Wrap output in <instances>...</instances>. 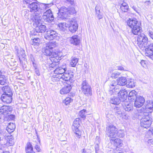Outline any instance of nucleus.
Returning <instances> with one entry per match:
<instances>
[{"label": "nucleus", "instance_id": "nucleus-1", "mask_svg": "<svg viewBox=\"0 0 153 153\" xmlns=\"http://www.w3.org/2000/svg\"><path fill=\"white\" fill-rule=\"evenodd\" d=\"M52 5V3H51L47 4H42L39 5L35 2H32L30 4H28V6L30 8V11H35L34 15L31 17V20L35 22V24H37L40 17H41L42 13L44 11V10Z\"/></svg>", "mask_w": 153, "mask_h": 153}, {"label": "nucleus", "instance_id": "nucleus-2", "mask_svg": "<svg viewBox=\"0 0 153 153\" xmlns=\"http://www.w3.org/2000/svg\"><path fill=\"white\" fill-rule=\"evenodd\" d=\"M67 68L65 65H63L62 67H58L56 68L54 70V74L61 75V76H59L60 77L59 78L62 79L65 81H68L69 80L70 82H72V78L74 77V75L73 74V73L70 72L67 73L66 70Z\"/></svg>", "mask_w": 153, "mask_h": 153}, {"label": "nucleus", "instance_id": "nucleus-3", "mask_svg": "<svg viewBox=\"0 0 153 153\" xmlns=\"http://www.w3.org/2000/svg\"><path fill=\"white\" fill-rule=\"evenodd\" d=\"M145 111L141 113L143 117L140 120L141 126L145 128L149 127L152 123V118L150 114Z\"/></svg>", "mask_w": 153, "mask_h": 153}, {"label": "nucleus", "instance_id": "nucleus-4", "mask_svg": "<svg viewBox=\"0 0 153 153\" xmlns=\"http://www.w3.org/2000/svg\"><path fill=\"white\" fill-rule=\"evenodd\" d=\"M57 46V44L54 41L46 43L42 49L43 53L46 56H51L52 49Z\"/></svg>", "mask_w": 153, "mask_h": 153}, {"label": "nucleus", "instance_id": "nucleus-5", "mask_svg": "<svg viewBox=\"0 0 153 153\" xmlns=\"http://www.w3.org/2000/svg\"><path fill=\"white\" fill-rule=\"evenodd\" d=\"M117 94H118L119 98L120 99L121 101L122 102L125 101L126 99L128 93L125 89L123 88L120 90L119 88H116L115 92L111 91L110 92V94L111 96L113 95H117Z\"/></svg>", "mask_w": 153, "mask_h": 153}, {"label": "nucleus", "instance_id": "nucleus-6", "mask_svg": "<svg viewBox=\"0 0 153 153\" xmlns=\"http://www.w3.org/2000/svg\"><path fill=\"white\" fill-rule=\"evenodd\" d=\"M41 19V17H40L39 20H38L39 21L37 24H35V22L32 21L33 25L34 27H35V30L36 32H34L33 33V35H39V34H37V33H44L46 30V27L45 25H39Z\"/></svg>", "mask_w": 153, "mask_h": 153}, {"label": "nucleus", "instance_id": "nucleus-7", "mask_svg": "<svg viewBox=\"0 0 153 153\" xmlns=\"http://www.w3.org/2000/svg\"><path fill=\"white\" fill-rule=\"evenodd\" d=\"M80 119L79 118H76L73 122L72 126V129L75 133V136L78 138H80L81 136V131L78 129L80 126L79 123Z\"/></svg>", "mask_w": 153, "mask_h": 153}, {"label": "nucleus", "instance_id": "nucleus-8", "mask_svg": "<svg viewBox=\"0 0 153 153\" xmlns=\"http://www.w3.org/2000/svg\"><path fill=\"white\" fill-rule=\"evenodd\" d=\"M81 89L82 92L86 96H88L92 95L91 87L86 80L82 82Z\"/></svg>", "mask_w": 153, "mask_h": 153}, {"label": "nucleus", "instance_id": "nucleus-9", "mask_svg": "<svg viewBox=\"0 0 153 153\" xmlns=\"http://www.w3.org/2000/svg\"><path fill=\"white\" fill-rule=\"evenodd\" d=\"M106 134L110 138L116 137L117 136V128L112 125H109L106 127Z\"/></svg>", "mask_w": 153, "mask_h": 153}, {"label": "nucleus", "instance_id": "nucleus-10", "mask_svg": "<svg viewBox=\"0 0 153 153\" xmlns=\"http://www.w3.org/2000/svg\"><path fill=\"white\" fill-rule=\"evenodd\" d=\"M145 55L149 57L151 59L153 58V43L150 42L146 44Z\"/></svg>", "mask_w": 153, "mask_h": 153}, {"label": "nucleus", "instance_id": "nucleus-11", "mask_svg": "<svg viewBox=\"0 0 153 153\" xmlns=\"http://www.w3.org/2000/svg\"><path fill=\"white\" fill-rule=\"evenodd\" d=\"M0 134L7 140V146H12L13 145L14 143V140L13 136L12 135L9 136L7 135V133L5 131H2Z\"/></svg>", "mask_w": 153, "mask_h": 153}, {"label": "nucleus", "instance_id": "nucleus-12", "mask_svg": "<svg viewBox=\"0 0 153 153\" xmlns=\"http://www.w3.org/2000/svg\"><path fill=\"white\" fill-rule=\"evenodd\" d=\"M43 18L44 20L48 22H52L54 19V17L51 10L49 9L44 13Z\"/></svg>", "mask_w": 153, "mask_h": 153}, {"label": "nucleus", "instance_id": "nucleus-13", "mask_svg": "<svg viewBox=\"0 0 153 153\" xmlns=\"http://www.w3.org/2000/svg\"><path fill=\"white\" fill-rule=\"evenodd\" d=\"M69 13V11L66 7H62L59 10V12L58 13V17L59 18L65 19L68 16Z\"/></svg>", "mask_w": 153, "mask_h": 153}, {"label": "nucleus", "instance_id": "nucleus-14", "mask_svg": "<svg viewBox=\"0 0 153 153\" xmlns=\"http://www.w3.org/2000/svg\"><path fill=\"white\" fill-rule=\"evenodd\" d=\"M69 24V30L72 32H75L77 29L78 25L77 22L74 20H71L68 22Z\"/></svg>", "mask_w": 153, "mask_h": 153}, {"label": "nucleus", "instance_id": "nucleus-15", "mask_svg": "<svg viewBox=\"0 0 153 153\" xmlns=\"http://www.w3.org/2000/svg\"><path fill=\"white\" fill-rule=\"evenodd\" d=\"M153 108V102L152 101L148 100L147 101V104L145 107V108L143 107V110H142V112L146 111V112L148 113L149 114L152 111Z\"/></svg>", "mask_w": 153, "mask_h": 153}, {"label": "nucleus", "instance_id": "nucleus-16", "mask_svg": "<svg viewBox=\"0 0 153 153\" xmlns=\"http://www.w3.org/2000/svg\"><path fill=\"white\" fill-rule=\"evenodd\" d=\"M134 106L136 108H139L142 106L145 102L144 98L141 96L137 97L134 100Z\"/></svg>", "mask_w": 153, "mask_h": 153}, {"label": "nucleus", "instance_id": "nucleus-17", "mask_svg": "<svg viewBox=\"0 0 153 153\" xmlns=\"http://www.w3.org/2000/svg\"><path fill=\"white\" fill-rule=\"evenodd\" d=\"M70 43L75 45H77L80 43V38L79 36L75 35L72 36L69 39Z\"/></svg>", "mask_w": 153, "mask_h": 153}, {"label": "nucleus", "instance_id": "nucleus-18", "mask_svg": "<svg viewBox=\"0 0 153 153\" xmlns=\"http://www.w3.org/2000/svg\"><path fill=\"white\" fill-rule=\"evenodd\" d=\"M11 108L9 106L3 105L0 108V112L4 115H7L11 113Z\"/></svg>", "mask_w": 153, "mask_h": 153}, {"label": "nucleus", "instance_id": "nucleus-19", "mask_svg": "<svg viewBox=\"0 0 153 153\" xmlns=\"http://www.w3.org/2000/svg\"><path fill=\"white\" fill-rule=\"evenodd\" d=\"M110 141L111 143H113L117 148L118 149L119 147H122L123 145L122 140L120 139L114 137L110 138Z\"/></svg>", "mask_w": 153, "mask_h": 153}, {"label": "nucleus", "instance_id": "nucleus-20", "mask_svg": "<svg viewBox=\"0 0 153 153\" xmlns=\"http://www.w3.org/2000/svg\"><path fill=\"white\" fill-rule=\"evenodd\" d=\"M12 95H8V94H2L1 99L3 102L7 103H10L12 101Z\"/></svg>", "mask_w": 153, "mask_h": 153}, {"label": "nucleus", "instance_id": "nucleus-21", "mask_svg": "<svg viewBox=\"0 0 153 153\" xmlns=\"http://www.w3.org/2000/svg\"><path fill=\"white\" fill-rule=\"evenodd\" d=\"M137 23V21L136 19H129L128 20L127 24L128 26L132 28L139 25Z\"/></svg>", "mask_w": 153, "mask_h": 153}, {"label": "nucleus", "instance_id": "nucleus-22", "mask_svg": "<svg viewBox=\"0 0 153 153\" xmlns=\"http://www.w3.org/2000/svg\"><path fill=\"white\" fill-rule=\"evenodd\" d=\"M117 82V81H113L111 82L109 85L110 89L109 91V94H110V91H112L113 92H115L116 91V88H118Z\"/></svg>", "mask_w": 153, "mask_h": 153}, {"label": "nucleus", "instance_id": "nucleus-23", "mask_svg": "<svg viewBox=\"0 0 153 153\" xmlns=\"http://www.w3.org/2000/svg\"><path fill=\"white\" fill-rule=\"evenodd\" d=\"M117 82V81H113L111 82L109 85L110 89L109 91V94H110V91H112L113 92H115L116 91V88H118Z\"/></svg>", "mask_w": 153, "mask_h": 153}, {"label": "nucleus", "instance_id": "nucleus-24", "mask_svg": "<svg viewBox=\"0 0 153 153\" xmlns=\"http://www.w3.org/2000/svg\"><path fill=\"white\" fill-rule=\"evenodd\" d=\"M122 104L123 109L126 111H129L132 109L133 106L129 102L124 101Z\"/></svg>", "mask_w": 153, "mask_h": 153}, {"label": "nucleus", "instance_id": "nucleus-25", "mask_svg": "<svg viewBox=\"0 0 153 153\" xmlns=\"http://www.w3.org/2000/svg\"><path fill=\"white\" fill-rule=\"evenodd\" d=\"M141 28L139 26V25L132 28L131 32L135 35H138L140 34Z\"/></svg>", "mask_w": 153, "mask_h": 153}, {"label": "nucleus", "instance_id": "nucleus-26", "mask_svg": "<svg viewBox=\"0 0 153 153\" xmlns=\"http://www.w3.org/2000/svg\"><path fill=\"white\" fill-rule=\"evenodd\" d=\"M71 88V85L68 84L60 90V94H66L69 92Z\"/></svg>", "mask_w": 153, "mask_h": 153}, {"label": "nucleus", "instance_id": "nucleus-27", "mask_svg": "<svg viewBox=\"0 0 153 153\" xmlns=\"http://www.w3.org/2000/svg\"><path fill=\"white\" fill-rule=\"evenodd\" d=\"M137 94V92L134 90L131 91L129 93L128 96V100L131 101L134 100L137 97L136 96Z\"/></svg>", "mask_w": 153, "mask_h": 153}, {"label": "nucleus", "instance_id": "nucleus-28", "mask_svg": "<svg viewBox=\"0 0 153 153\" xmlns=\"http://www.w3.org/2000/svg\"><path fill=\"white\" fill-rule=\"evenodd\" d=\"M15 128V124L13 123H10L7 127L6 130L9 133H11L14 131Z\"/></svg>", "mask_w": 153, "mask_h": 153}, {"label": "nucleus", "instance_id": "nucleus-29", "mask_svg": "<svg viewBox=\"0 0 153 153\" xmlns=\"http://www.w3.org/2000/svg\"><path fill=\"white\" fill-rule=\"evenodd\" d=\"M120 99L117 97V96H114L110 100V102L114 105H118L120 103Z\"/></svg>", "mask_w": 153, "mask_h": 153}, {"label": "nucleus", "instance_id": "nucleus-30", "mask_svg": "<svg viewBox=\"0 0 153 153\" xmlns=\"http://www.w3.org/2000/svg\"><path fill=\"white\" fill-rule=\"evenodd\" d=\"M2 90L3 92V94H8V95H12L13 94L11 90L8 86H4L2 88Z\"/></svg>", "mask_w": 153, "mask_h": 153}, {"label": "nucleus", "instance_id": "nucleus-31", "mask_svg": "<svg viewBox=\"0 0 153 153\" xmlns=\"http://www.w3.org/2000/svg\"><path fill=\"white\" fill-rule=\"evenodd\" d=\"M118 84L120 85L124 86L126 85L127 80L124 77H120L117 80Z\"/></svg>", "mask_w": 153, "mask_h": 153}, {"label": "nucleus", "instance_id": "nucleus-32", "mask_svg": "<svg viewBox=\"0 0 153 153\" xmlns=\"http://www.w3.org/2000/svg\"><path fill=\"white\" fill-rule=\"evenodd\" d=\"M79 60V59L75 57H72L71 59L70 62V65L72 67H75L77 64Z\"/></svg>", "mask_w": 153, "mask_h": 153}, {"label": "nucleus", "instance_id": "nucleus-33", "mask_svg": "<svg viewBox=\"0 0 153 153\" xmlns=\"http://www.w3.org/2000/svg\"><path fill=\"white\" fill-rule=\"evenodd\" d=\"M126 85L128 88H133L135 86V84L133 79H131L127 81Z\"/></svg>", "mask_w": 153, "mask_h": 153}, {"label": "nucleus", "instance_id": "nucleus-34", "mask_svg": "<svg viewBox=\"0 0 153 153\" xmlns=\"http://www.w3.org/2000/svg\"><path fill=\"white\" fill-rule=\"evenodd\" d=\"M128 4L124 2L121 4L120 9L122 11L126 12L128 10Z\"/></svg>", "mask_w": 153, "mask_h": 153}, {"label": "nucleus", "instance_id": "nucleus-35", "mask_svg": "<svg viewBox=\"0 0 153 153\" xmlns=\"http://www.w3.org/2000/svg\"><path fill=\"white\" fill-rule=\"evenodd\" d=\"M25 150L26 153H30L32 152H34L33 150V147L32 145L30 143H27Z\"/></svg>", "mask_w": 153, "mask_h": 153}, {"label": "nucleus", "instance_id": "nucleus-36", "mask_svg": "<svg viewBox=\"0 0 153 153\" xmlns=\"http://www.w3.org/2000/svg\"><path fill=\"white\" fill-rule=\"evenodd\" d=\"M59 28L62 30H65L66 27H69V24L66 23H61L59 24Z\"/></svg>", "mask_w": 153, "mask_h": 153}, {"label": "nucleus", "instance_id": "nucleus-37", "mask_svg": "<svg viewBox=\"0 0 153 153\" xmlns=\"http://www.w3.org/2000/svg\"><path fill=\"white\" fill-rule=\"evenodd\" d=\"M57 36L56 35H53L52 34H50L47 33V34L45 36V39L48 40H52L54 39Z\"/></svg>", "mask_w": 153, "mask_h": 153}, {"label": "nucleus", "instance_id": "nucleus-38", "mask_svg": "<svg viewBox=\"0 0 153 153\" xmlns=\"http://www.w3.org/2000/svg\"><path fill=\"white\" fill-rule=\"evenodd\" d=\"M125 135V132L124 130H120L117 131V136L119 137H123Z\"/></svg>", "mask_w": 153, "mask_h": 153}, {"label": "nucleus", "instance_id": "nucleus-39", "mask_svg": "<svg viewBox=\"0 0 153 153\" xmlns=\"http://www.w3.org/2000/svg\"><path fill=\"white\" fill-rule=\"evenodd\" d=\"M7 78L4 75H1L0 76V84L3 85L6 83Z\"/></svg>", "mask_w": 153, "mask_h": 153}, {"label": "nucleus", "instance_id": "nucleus-40", "mask_svg": "<svg viewBox=\"0 0 153 153\" xmlns=\"http://www.w3.org/2000/svg\"><path fill=\"white\" fill-rule=\"evenodd\" d=\"M86 113V110L83 109L79 111V115L82 118H85L86 117L85 114Z\"/></svg>", "mask_w": 153, "mask_h": 153}, {"label": "nucleus", "instance_id": "nucleus-41", "mask_svg": "<svg viewBox=\"0 0 153 153\" xmlns=\"http://www.w3.org/2000/svg\"><path fill=\"white\" fill-rule=\"evenodd\" d=\"M145 35L143 34H142L140 36H139L137 38V41L138 43L140 45L142 44V41L145 37Z\"/></svg>", "mask_w": 153, "mask_h": 153}, {"label": "nucleus", "instance_id": "nucleus-42", "mask_svg": "<svg viewBox=\"0 0 153 153\" xmlns=\"http://www.w3.org/2000/svg\"><path fill=\"white\" fill-rule=\"evenodd\" d=\"M59 53L57 51H54L52 52V54L51 56L52 58H56V59H59Z\"/></svg>", "mask_w": 153, "mask_h": 153}, {"label": "nucleus", "instance_id": "nucleus-43", "mask_svg": "<svg viewBox=\"0 0 153 153\" xmlns=\"http://www.w3.org/2000/svg\"><path fill=\"white\" fill-rule=\"evenodd\" d=\"M40 42V39L38 38H34L33 39H32V42L33 43H32V45H38Z\"/></svg>", "mask_w": 153, "mask_h": 153}, {"label": "nucleus", "instance_id": "nucleus-44", "mask_svg": "<svg viewBox=\"0 0 153 153\" xmlns=\"http://www.w3.org/2000/svg\"><path fill=\"white\" fill-rule=\"evenodd\" d=\"M115 114L119 117H120L122 115V112L118 108H116L115 109Z\"/></svg>", "mask_w": 153, "mask_h": 153}, {"label": "nucleus", "instance_id": "nucleus-45", "mask_svg": "<svg viewBox=\"0 0 153 153\" xmlns=\"http://www.w3.org/2000/svg\"><path fill=\"white\" fill-rule=\"evenodd\" d=\"M73 100L70 97H67L65 98V100L63 101V103L65 104L66 105H67L69 104Z\"/></svg>", "mask_w": 153, "mask_h": 153}, {"label": "nucleus", "instance_id": "nucleus-46", "mask_svg": "<svg viewBox=\"0 0 153 153\" xmlns=\"http://www.w3.org/2000/svg\"><path fill=\"white\" fill-rule=\"evenodd\" d=\"M120 74L119 72H114L111 74V77L113 78H117L120 76Z\"/></svg>", "mask_w": 153, "mask_h": 153}, {"label": "nucleus", "instance_id": "nucleus-47", "mask_svg": "<svg viewBox=\"0 0 153 153\" xmlns=\"http://www.w3.org/2000/svg\"><path fill=\"white\" fill-rule=\"evenodd\" d=\"M19 53L20 54V55L19 56H18L19 57V60L21 62V61L19 57L21 56L24 58L25 56V51L23 49H20V51H19Z\"/></svg>", "mask_w": 153, "mask_h": 153}, {"label": "nucleus", "instance_id": "nucleus-48", "mask_svg": "<svg viewBox=\"0 0 153 153\" xmlns=\"http://www.w3.org/2000/svg\"><path fill=\"white\" fill-rule=\"evenodd\" d=\"M148 42V39L147 37L145 35L144 38H143V41H142V45H144V46L145 47L146 46V44Z\"/></svg>", "mask_w": 153, "mask_h": 153}, {"label": "nucleus", "instance_id": "nucleus-49", "mask_svg": "<svg viewBox=\"0 0 153 153\" xmlns=\"http://www.w3.org/2000/svg\"><path fill=\"white\" fill-rule=\"evenodd\" d=\"M47 33L52 34L53 35H56V36H57L58 35V33H56L55 31L53 30L47 31Z\"/></svg>", "mask_w": 153, "mask_h": 153}, {"label": "nucleus", "instance_id": "nucleus-50", "mask_svg": "<svg viewBox=\"0 0 153 153\" xmlns=\"http://www.w3.org/2000/svg\"><path fill=\"white\" fill-rule=\"evenodd\" d=\"M96 14L97 18L100 19L102 18V16L100 14V11H96Z\"/></svg>", "mask_w": 153, "mask_h": 153}, {"label": "nucleus", "instance_id": "nucleus-51", "mask_svg": "<svg viewBox=\"0 0 153 153\" xmlns=\"http://www.w3.org/2000/svg\"><path fill=\"white\" fill-rule=\"evenodd\" d=\"M33 1V0H24L23 3L24 4H30V3Z\"/></svg>", "mask_w": 153, "mask_h": 153}, {"label": "nucleus", "instance_id": "nucleus-52", "mask_svg": "<svg viewBox=\"0 0 153 153\" xmlns=\"http://www.w3.org/2000/svg\"><path fill=\"white\" fill-rule=\"evenodd\" d=\"M148 35L151 38H153V31L151 30L148 31Z\"/></svg>", "mask_w": 153, "mask_h": 153}, {"label": "nucleus", "instance_id": "nucleus-53", "mask_svg": "<svg viewBox=\"0 0 153 153\" xmlns=\"http://www.w3.org/2000/svg\"><path fill=\"white\" fill-rule=\"evenodd\" d=\"M95 150L96 153H97V152L99 150V146L98 144V143H97L95 145Z\"/></svg>", "mask_w": 153, "mask_h": 153}, {"label": "nucleus", "instance_id": "nucleus-54", "mask_svg": "<svg viewBox=\"0 0 153 153\" xmlns=\"http://www.w3.org/2000/svg\"><path fill=\"white\" fill-rule=\"evenodd\" d=\"M101 7L100 5H97L95 7V11H100Z\"/></svg>", "mask_w": 153, "mask_h": 153}, {"label": "nucleus", "instance_id": "nucleus-55", "mask_svg": "<svg viewBox=\"0 0 153 153\" xmlns=\"http://www.w3.org/2000/svg\"><path fill=\"white\" fill-rule=\"evenodd\" d=\"M58 64V62L56 63L55 62H54L51 64V67L52 68H53Z\"/></svg>", "mask_w": 153, "mask_h": 153}, {"label": "nucleus", "instance_id": "nucleus-56", "mask_svg": "<svg viewBox=\"0 0 153 153\" xmlns=\"http://www.w3.org/2000/svg\"><path fill=\"white\" fill-rule=\"evenodd\" d=\"M35 73L36 74V75L38 76H39L40 75V73L39 72V69L37 68H35Z\"/></svg>", "mask_w": 153, "mask_h": 153}, {"label": "nucleus", "instance_id": "nucleus-57", "mask_svg": "<svg viewBox=\"0 0 153 153\" xmlns=\"http://www.w3.org/2000/svg\"><path fill=\"white\" fill-rule=\"evenodd\" d=\"M35 148L38 152H40L41 150L40 147L37 145H36Z\"/></svg>", "mask_w": 153, "mask_h": 153}, {"label": "nucleus", "instance_id": "nucleus-58", "mask_svg": "<svg viewBox=\"0 0 153 153\" xmlns=\"http://www.w3.org/2000/svg\"><path fill=\"white\" fill-rule=\"evenodd\" d=\"M118 148H116L114 150V153H123L121 151H118Z\"/></svg>", "mask_w": 153, "mask_h": 153}, {"label": "nucleus", "instance_id": "nucleus-59", "mask_svg": "<svg viewBox=\"0 0 153 153\" xmlns=\"http://www.w3.org/2000/svg\"><path fill=\"white\" fill-rule=\"evenodd\" d=\"M90 151L89 150L87 149L85 150V149H83L82 150V153H90Z\"/></svg>", "mask_w": 153, "mask_h": 153}, {"label": "nucleus", "instance_id": "nucleus-60", "mask_svg": "<svg viewBox=\"0 0 153 153\" xmlns=\"http://www.w3.org/2000/svg\"><path fill=\"white\" fill-rule=\"evenodd\" d=\"M15 49L16 51V52L17 53V55L18 56H19L20 55V54L19 53V50H18V47L16 46Z\"/></svg>", "mask_w": 153, "mask_h": 153}, {"label": "nucleus", "instance_id": "nucleus-61", "mask_svg": "<svg viewBox=\"0 0 153 153\" xmlns=\"http://www.w3.org/2000/svg\"><path fill=\"white\" fill-rule=\"evenodd\" d=\"M140 63L141 65L143 67H145L146 65L145 63V61L144 60H142L141 61Z\"/></svg>", "mask_w": 153, "mask_h": 153}, {"label": "nucleus", "instance_id": "nucleus-62", "mask_svg": "<svg viewBox=\"0 0 153 153\" xmlns=\"http://www.w3.org/2000/svg\"><path fill=\"white\" fill-rule=\"evenodd\" d=\"M118 70L120 71H124V68L122 66H119L118 67Z\"/></svg>", "mask_w": 153, "mask_h": 153}, {"label": "nucleus", "instance_id": "nucleus-63", "mask_svg": "<svg viewBox=\"0 0 153 153\" xmlns=\"http://www.w3.org/2000/svg\"><path fill=\"white\" fill-rule=\"evenodd\" d=\"M151 3V2L149 0L147 1H145V4H147L148 5H149Z\"/></svg>", "mask_w": 153, "mask_h": 153}, {"label": "nucleus", "instance_id": "nucleus-64", "mask_svg": "<svg viewBox=\"0 0 153 153\" xmlns=\"http://www.w3.org/2000/svg\"><path fill=\"white\" fill-rule=\"evenodd\" d=\"M99 137L98 136H97L96 138V142L97 143H98V142H99Z\"/></svg>", "mask_w": 153, "mask_h": 153}]
</instances>
